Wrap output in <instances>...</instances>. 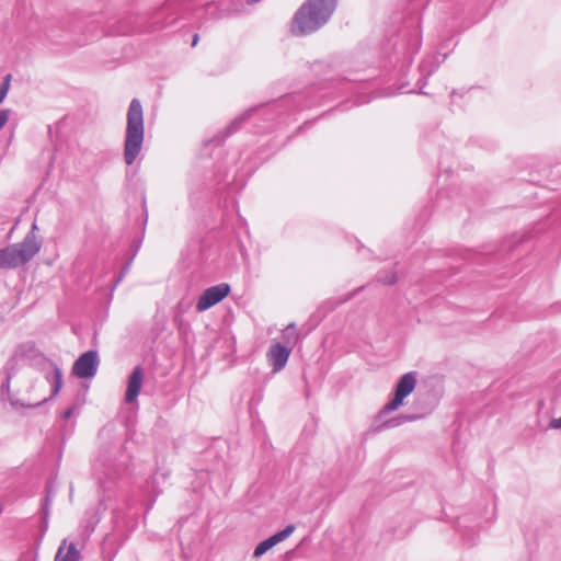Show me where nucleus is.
<instances>
[{
	"label": "nucleus",
	"mask_w": 561,
	"mask_h": 561,
	"mask_svg": "<svg viewBox=\"0 0 561 561\" xmlns=\"http://www.w3.org/2000/svg\"><path fill=\"white\" fill-rule=\"evenodd\" d=\"M46 378L53 383L51 397L56 396L62 386V373L56 364L50 365L49 371L46 373Z\"/></svg>",
	"instance_id": "obj_12"
},
{
	"label": "nucleus",
	"mask_w": 561,
	"mask_h": 561,
	"mask_svg": "<svg viewBox=\"0 0 561 561\" xmlns=\"http://www.w3.org/2000/svg\"><path fill=\"white\" fill-rule=\"evenodd\" d=\"M21 265L30 261L41 250V242L35 233H28L21 243L14 244Z\"/></svg>",
	"instance_id": "obj_6"
},
{
	"label": "nucleus",
	"mask_w": 561,
	"mask_h": 561,
	"mask_svg": "<svg viewBox=\"0 0 561 561\" xmlns=\"http://www.w3.org/2000/svg\"><path fill=\"white\" fill-rule=\"evenodd\" d=\"M230 293V286L221 283L204 290L196 304V310L203 312L225 299Z\"/></svg>",
	"instance_id": "obj_3"
},
{
	"label": "nucleus",
	"mask_w": 561,
	"mask_h": 561,
	"mask_svg": "<svg viewBox=\"0 0 561 561\" xmlns=\"http://www.w3.org/2000/svg\"><path fill=\"white\" fill-rule=\"evenodd\" d=\"M260 0H247L248 4H254L256 2H259Z\"/></svg>",
	"instance_id": "obj_19"
},
{
	"label": "nucleus",
	"mask_w": 561,
	"mask_h": 561,
	"mask_svg": "<svg viewBox=\"0 0 561 561\" xmlns=\"http://www.w3.org/2000/svg\"><path fill=\"white\" fill-rule=\"evenodd\" d=\"M98 364V353L85 352L75 362L72 374L79 378H91L96 374Z\"/></svg>",
	"instance_id": "obj_5"
},
{
	"label": "nucleus",
	"mask_w": 561,
	"mask_h": 561,
	"mask_svg": "<svg viewBox=\"0 0 561 561\" xmlns=\"http://www.w3.org/2000/svg\"><path fill=\"white\" fill-rule=\"evenodd\" d=\"M9 119V111L2 110L0 111V129L3 128V126L7 124Z\"/></svg>",
	"instance_id": "obj_14"
},
{
	"label": "nucleus",
	"mask_w": 561,
	"mask_h": 561,
	"mask_svg": "<svg viewBox=\"0 0 561 561\" xmlns=\"http://www.w3.org/2000/svg\"><path fill=\"white\" fill-rule=\"evenodd\" d=\"M290 350L280 345L279 343H276L275 345L271 346L270 351L267 352V358L270 363L273 366V370L279 371L283 369L289 358Z\"/></svg>",
	"instance_id": "obj_8"
},
{
	"label": "nucleus",
	"mask_w": 561,
	"mask_h": 561,
	"mask_svg": "<svg viewBox=\"0 0 561 561\" xmlns=\"http://www.w3.org/2000/svg\"><path fill=\"white\" fill-rule=\"evenodd\" d=\"M336 4L337 0H307L294 18L293 33L304 35L317 31L330 19Z\"/></svg>",
	"instance_id": "obj_1"
},
{
	"label": "nucleus",
	"mask_w": 561,
	"mask_h": 561,
	"mask_svg": "<svg viewBox=\"0 0 561 561\" xmlns=\"http://www.w3.org/2000/svg\"><path fill=\"white\" fill-rule=\"evenodd\" d=\"M415 385V376L412 373L404 374L396 387L394 398L386 404L385 410L388 412L397 410L402 404L404 398L414 390Z\"/></svg>",
	"instance_id": "obj_4"
},
{
	"label": "nucleus",
	"mask_w": 561,
	"mask_h": 561,
	"mask_svg": "<svg viewBox=\"0 0 561 561\" xmlns=\"http://www.w3.org/2000/svg\"><path fill=\"white\" fill-rule=\"evenodd\" d=\"M198 39H199L198 34H195V35L193 36V42H192V46H193V47H195V46L197 45Z\"/></svg>",
	"instance_id": "obj_18"
},
{
	"label": "nucleus",
	"mask_w": 561,
	"mask_h": 561,
	"mask_svg": "<svg viewBox=\"0 0 561 561\" xmlns=\"http://www.w3.org/2000/svg\"><path fill=\"white\" fill-rule=\"evenodd\" d=\"M80 553L72 542L62 541L54 561H79Z\"/></svg>",
	"instance_id": "obj_11"
},
{
	"label": "nucleus",
	"mask_w": 561,
	"mask_h": 561,
	"mask_svg": "<svg viewBox=\"0 0 561 561\" xmlns=\"http://www.w3.org/2000/svg\"><path fill=\"white\" fill-rule=\"evenodd\" d=\"M11 78L12 76L11 75H8L5 78H4V82L0 89V103L3 101V99L7 96L8 94V91L10 89V81H11Z\"/></svg>",
	"instance_id": "obj_13"
},
{
	"label": "nucleus",
	"mask_w": 561,
	"mask_h": 561,
	"mask_svg": "<svg viewBox=\"0 0 561 561\" xmlns=\"http://www.w3.org/2000/svg\"><path fill=\"white\" fill-rule=\"evenodd\" d=\"M21 265L14 244L0 250V268H12Z\"/></svg>",
	"instance_id": "obj_10"
},
{
	"label": "nucleus",
	"mask_w": 561,
	"mask_h": 561,
	"mask_svg": "<svg viewBox=\"0 0 561 561\" xmlns=\"http://www.w3.org/2000/svg\"><path fill=\"white\" fill-rule=\"evenodd\" d=\"M72 413H73V409H72V408H70V409H68V410L64 413V416H65L66 419H68V417H70V416L72 415Z\"/></svg>",
	"instance_id": "obj_17"
},
{
	"label": "nucleus",
	"mask_w": 561,
	"mask_h": 561,
	"mask_svg": "<svg viewBox=\"0 0 561 561\" xmlns=\"http://www.w3.org/2000/svg\"><path fill=\"white\" fill-rule=\"evenodd\" d=\"M142 381H144V370L140 366H137L134 368V370L131 371V374L128 378V383H127V389H126V394H125V400L127 403H131V402L136 401L138 394L140 393V390L142 387Z\"/></svg>",
	"instance_id": "obj_7"
},
{
	"label": "nucleus",
	"mask_w": 561,
	"mask_h": 561,
	"mask_svg": "<svg viewBox=\"0 0 561 561\" xmlns=\"http://www.w3.org/2000/svg\"><path fill=\"white\" fill-rule=\"evenodd\" d=\"M549 427L553 430H561V416L558 419H552Z\"/></svg>",
	"instance_id": "obj_16"
},
{
	"label": "nucleus",
	"mask_w": 561,
	"mask_h": 561,
	"mask_svg": "<svg viewBox=\"0 0 561 561\" xmlns=\"http://www.w3.org/2000/svg\"><path fill=\"white\" fill-rule=\"evenodd\" d=\"M286 332H287V334H288V340H289V339H291V340H293V341H295V342L298 340V337H299V336H298V334L295 332V330H294V325H293V324H290V325H288V327L286 328Z\"/></svg>",
	"instance_id": "obj_15"
},
{
	"label": "nucleus",
	"mask_w": 561,
	"mask_h": 561,
	"mask_svg": "<svg viewBox=\"0 0 561 561\" xmlns=\"http://www.w3.org/2000/svg\"><path fill=\"white\" fill-rule=\"evenodd\" d=\"M293 529L294 528H284L279 533H277V534L271 536L270 538L263 540L262 542H260L254 550V557L259 558V557L263 556L275 545L287 539L291 535Z\"/></svg>",
	"instance_id": "obj_9"
},
{
	"label": "nucleus",
	"mask_w": 561,
	"mask_h": 561,
	"mask_svg": "<svg viewBox=\"0 0 561 561\" xmlns=\"http://www.w3.org/2000/svg\"><path fill=\"white\" fill-rule=\"evenodd\" d=\"M145 139L144 110L139 100H131L127 112L126 138L124 144V161L134 163L141 151Z\"/></svg>",
	"instance_id": "obj_2"
}]
</instances>
